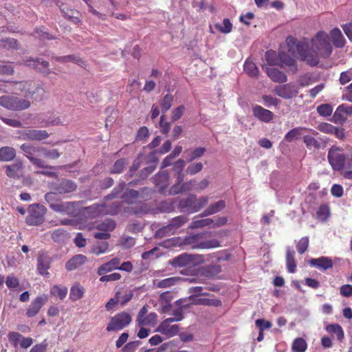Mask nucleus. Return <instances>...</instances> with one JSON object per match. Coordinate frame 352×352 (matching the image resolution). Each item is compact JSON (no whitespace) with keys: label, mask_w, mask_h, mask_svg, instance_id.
Returning a JSON list of instances; mask_svg holds the SVG:
<instances>
[{"label":"nucleus","mask_w":352,"mask_h":352,"mask_svg":"<svg viewBox=\"0 0 352 352\" xmlns=\"http://www.w3.org/2000/svg\"><path fill=\"white\" fill-rule=\"evenodd\" d=\"M139 196V192L137 190L132 189H127L122 195L121 198L123 201L127 204H133Z\"/></svg>","instance_id":"40"},{"label":"nucleus","mask_w":352,"mask_h":352,"mask_svg":"<svg viewBox=\"0 0 352 352\" xmlns=\"http://www.w3.org/2000/svg\"><path fill=\"white\" fill-rule=\"evenodd\" d=\"M126 186V184L124 182H122L119 184V185L114 188L112 192L105 197V199H111L115 197H118V195L120 194V192L124 190V187Z\"/></svg>","instance_id":"62"},{"label":"nucleus","mask_w":352,"mask_h":352,"mask_svg":"<svg viewBox=\"0 0 352 352\" xmlns=\"http://www.w3.org/2000/svg\"><path fill=\"white\" fill-rule=\"evenodd\" d=\"M84 294V288L79 284L74 285L70 289L69 297L73 301L80 299Z\"/></svg>","instance_id":"41"},{"label":"nucleus","mask_w":352,"mask_h":352,"mask_svg":"<svg viewBox=\"0 0 352 352\" xmlns=\"http://www.w3.org/2000/svg\"><path fill=\"white\" fill-rule=\"evenodd\" d=\"M197 217L193 219L190 228L192 229L198 228H204L205 226L211 227L212 224L214 223L213 219L208 218V219H197Z\"/></svg>","instance_id":"38"},{"label":"nucleus","mask_w":352,"mask_h":352,"mask_svg":"<svg viewBox=\"0 0 352 352\" xmlns=\"http://www.w3.org/2000/svg\"><path fill=\"white\" fill-rule=\"evenodd\" d=\"M199 238V234L189 236L185 238L184 244L190 245L192 249H210L219 246V242L217 240L198 242Z\"/></svg>","instance_id":"9"},{"label":"nucleus","mask_w":352,"mask_h":352,"mask_svg":"<svg viewBox=\"0 0 352 352\" xmlns=\"http://www.w3.org/2000/svg\"><path fill=\"white\" fill-rule=\"evenodd\" d=\"M327 159L334 171H342L352 168V156L337 146H332L328 151Z\"/></svg>","instance_id":"2"},{"label":"nucleus","mask_w":352,"mask_h":352,"mask_svg":"<svg viewBox=\"0 0 352 352\" xmlns=\"http://www.w3.org/2000/svg\"><path fill=\"white\" fill-rule=\"evenodd\" d=\"M47 300L48 297L47 296H40L35 298L27 309V316L30 318L36 316Z\"/></svg>","instance_id":"15"},{"label":"nucleus","mask_w":352,"mask_h":352,"mask_svg":"<svg viewBox=\"0 0 352 352\" xmlns=\"http://www.w3.org/2000/svg\"><path fill=\"white\" fill-rule=\"evenodd\" d=\"M203 168V164L201 162H197L190 164L186 168V173L190 175H193L200 172Z\"/></svg>","instance_id":"63"},{"label":"nucleus","mask_w":352,"mask_h":352,"mask_svg":"<svg viewBox=\"0 0 352 352\" xmlns=\"http://www.w3.org/2000/svg\"><path fill=\"white\" fill-rule=\"evenodd\" d=\"M309 246V238L304 236L301 238L296 245V249L299 254H304Z\"/></svg>","instance_id":"59"},{"label":"nucleus","mask_w":352,"mask_h":352,"mask_svg":"<svg viewBox=\"0 0 352 352\" xmlns=\"http://www.w3.org/2000/svg\"><path fill=\"white\" fill-rule=\"evenodd\" d=\"M188 219L186 216H178L172 219L169 222V225L170 226L174 232L176 234L178 229L184 225L188 221Z\"/></svg>","instance_id":"37"},{"label":"nucleus","mask_w":352,"mask_h":352,"mask_svg":"<svg viewBox=\"0 0 352 352\" xmlns=\"http://www.w3.org/2000/svg\"><path fill=\"white\" fill-rule=\"evenodd\" d=\"M332 53V46L329 41V36L324 32H319L316 36L307 43V56L316 54L317 61L315 64H309L315 66L318 64L320 57L328 58Z\"/></svg>","instance_id":"1"},{"label":"nucleus","mask_w":352,"mask_h":352,"mask_svg":"<svg viewBox=\"0 0 352 352\" xmlns=\"http://www.w3.org/2000/svg\"><path fill=\"white\" fill-rule=\"evenodd\" d=\"M23 164L21 161L16 160L13 164L6 165V173L8 177L19 178L21 174Z\"/></svg>","instance_id":"19"},{"label":"nucleus","mask_w":352,"mask_h":352,"mask_svg":"<svg viewBox=\"0 0 352 352\" xmlns=\"http://www.w3.org/2000/svg\"><path fill=\"white\" fill-rule=\"evenodd\" d=\"M153 181L158 190L162 192L169 184V175L166 171L160 172L155 175Z\"/></svg>","instance_id":"21"},{"label":"nucleus","mask_w":352,"mask_h":352,"mask_svg":"<svg viewBox=\"0 0 352 352\" xmlns=\"http://www.w3.org/2000/svg\"><path fill=\"white\" fill-rule=\"evenodd\" d=\"M157 331L168 337H173L179 332L178 324H170L166 322H162L157 329Z\"/></svg>","instance_id":"22"},{"label":"nucleus","mask_w":352,"mask_h":352,"mask_svg":"<svg viewBox=\"0 0 352 352\" xmlns=\"http://www.w3.org/2000/svg\"><path fill=\"white\" fill-rule=\"evenodd\" d=\"M294 64L295 60L293 56L283 52L279 53V65H280L281 67L283 65L293 66Z\"/></svg>","instance_id":"51"},{"label":"nucleus","mask_w":352,"mask_h":352,"mask_svg":"<svg viewBox=\"0 0 352 352\" xmlns=\"http://www.w3.org/2000/svg\"><path fill=\"white\" fill-rule=\"evenodd\" d=\"M175 233L172 230L170 226L169 223L166 226H164L162 228H160L159 230H157L155 232V236L157 238H164L166 236H169L170 235L175 234Z\"/></svg>","instance_id":"54"},{"label":"nucleus","mask_w":352,"mask_h":352,"mask_svg":"<svg viewBox=\"0 0 352 352\" xmlns=\"http://www.w3.org/2000/svg\"><path fill=\"white\" fill-rule=\"evenodd\" d=\"M326 331L330 333H335L338 340H342L344 338V331L342 327L338 324H329L326 327Z\"/></svg>","instance_id":"42"},{"label":"nucleus","mask_w":352,"mask_h":352,"mask_svg":"<svg viewBox=\"0 0 352 352\" xmlns=\"http://www.w3.org/2000/svg\"><path fill=\"white\" fill-rule=\"evenodd\" d=\"M46 209L38 204L31 205L29 208V214L26 217V223L30 226H38L44 220Z\"/></svg>","instance_id":"7"},{"label":"nucleus","mask_w":352,"mask_h":352,"mask_svg":"<svg viewBox=\"0 0 352 352\" xmlns=\"http://www.w3.org/2000/svg\"><path fill=\"white\" fill-rule=\"evenodd\" d=\"M116 228V223L112 219H105L104 221L97 226L98 230L109 233Z\"/></svg>","instance_id":"44"},{"label":"nucleus","mask_w":352,"mask_h":352,"mask_svg":"<svg viewBox=\"0 0 352 352\" xmlns=\"http://www.w3.org/2000/svg\"><path fill=\"white\" fill-rule=\"evenodd\" d=\"M329 215V208L325 204L321 205L316 211L317 219L321 221H326Z\"/></svg>","instance_id":"49"},{"label":"nucleus","mask_w":352,"mask_h":352,"mask_svg":"<svg viewBox=\"0 0 352 352\" xmlns=\"http://www.w3.org/2000/svg\"><path fill=\"white\" fill-rule=\"evenodd\" d=\"M244 70L252 77H256L259 74L258 69L255 63L248 60H247L244 63Z\"/></svg>","instance_id":"45"},{"label":"nucleus","mask_w":352,"mask_h":352,"mask_svg":"<svg viewBox=\"0 0 352 352\" xmlns=\"http://www.w3.org/2000/svg\"><path fill=\"white\" fill-rule=\"evenodd\" d=\"M307 347V344L306 341L301 338L295 339L292 344V349L294 352H305Z\"/></svg>","instance_id":"50"},{"label":"nucleus","mask_w":352,"mask_h":352,"mask_svg":"<svg viewBox=\"0 0 352 352\" xmlns=\"http://www.w3.org/2000/svg\"><path fill=\"white\" fill-rule=\"evenodd\" d=\"M295 252L293 250H291L289 248L287 250L286 254V262H287V270L290 273H294L296 270V264L295 261Z\"/></svg>","instance_id":"36"},{"label":"nucleus","mask_w":352,"mask_h":352,"mask_svg":"<svg viewBox=\"0 0 352 352\" xmlns=\"http://www.w3.org/2000/svg\"><path fill=\"white\" fill-rule=\"evenodd\" d=\"M87 261V257L82 254H78L71 259H69L65 264V267L68 271L74 270L79 266L85 263Z\"/></svg>","instance_id":"29"},{"label":"nucleus","mask_w":352,"mask_h":352,"mask_svg":"<svg viewBox=\"0 0 352 352\" xmlns=\"http://www.w3.org/2000/svg\"><path fill=\"white\" fill-rule=\"evenodd\" d=\"M206 152V148L204 147H198L195 149H187L184 151V154L187 156V160L192 162L197 159L200 158Z\"/></svg>","instance_id":"34"},{"label":"nucleus","mask_w":352,"mask_h":352,"mask_svg":"<svg viewBox=\"0 0 352 352\" xmlns=\"http://www.w3.org/2000/svg\"><path fill=\"white\" fill-rule=\"evenodd\" d=\"M303 142L306 145L307 148L309 150L318 149L320 146L319 142L311 135H305L303 137Z\"/></svg>","instance_id":"47"},{"label":"nucleus","mask_w":352,"mask_h":352,"mask_svg":"<svg viewBox=\"0 0 352 352\" xmlns=\"http://www.w3.org/2000/svg\"><path fill=\"white\" fill-rule=\"evenodd\" d=\"M125 166H126L125 160L120 159L114 163V164L111 170V173L113 174L120 173L122 171V170L124 169Z\"/></svg>","instance_id":"64"},{"label":"nucleus","mask_w":352,"mask_h":352,"mask_svg":"<svg viewBox=\"0 0 352 352\" xmlns=\"http://www.w3.org/2000/svg\"><path fill=\"white\" fill-rule=\"evenodd\" d=\"M20 148L32 164L38 168L45 167L44 161L39 158L41 157L43 146L30 143H25L20 146Z\"/></svg>","instance_id":"4"},{"label":"nucleus","mask_w":352,"mask_h":352,"mask_svg":"<svg viewBox=\"0 0 352 352\" xmlns=\"http://www.w3.org/2000/svg\"><path fill=\"white\" fill-rule=\"evenodd\" d=\"M221 271V266L217 264H212L204 266L200 270V273L206 277H213Z\"/></svg>","instance_id":"31"},{"label":"nucleus","mask_w":352,"mask_h":352,"mask_svg":"<svg viewBox=\"0 0 352 352\" xmlns=\"http://www.w3.org/2000/svg\"><path fill=\"white\" fill-rule=\"evenodd\" d=\"M157 315L155 313H150L140 318H137L138 324L140 327L152 326L155 324Z\"/></svg>","instance_id":"35"},{"label":"nucleus","mask_w":352,"mask_h":352,"mask_svg":"<svg viewBox=\"0 0 352 352\" xmlns=\"http://www.w3.org/2000/svg\"><path fill=\"white\" fill-rule=\"evenodd\" d=\"M351 112V110L349 108L344 107L343 104L340 105L333 113L332 121L336 124H342L346 120L344 114H348Z\"/></svg>","instance_id":"25"},{"label":"nucleus","mask_w":352,"mask_h":352,"mask_svg":"<svg viewBox=\"0 0 352 352\" xmlns=\"http://www.w3.org/2000/svg\"><path fill=\"white\" fill-rule=\"evenodd\" d=\"M107 204H102L101 205L92 206L89 208L96 209V212L98 213L104 212L106 214H109L111 215L116 214L118 212L120 208V203L119 202H113L112 206L109 209H103L107 208Z\"/></svg>","instance_id":"28"},{"label":"nucleus","mask_w":352,"mask_h":352,"mask_svg":"<svg viewBox=\"0 0 352 352\" xmlns=\"http://www.w3.org/2000/svg\"><path fill=\"white\" fill-rule=\"evenodd\" d=\"M265 60L270 65H279V54H277L276 52L270 50L265 53Z\"/></svg>","instance_id":"52"},{"label":"nucleus","mask_w":352,"mask_h":352,"mask_svg":"<svg viewBox=\"0 0 352 352\" xmlns=\"http://www.w3.org/2000/svg\"><path fill=\"white\" fill-rule=\"evenodd\" d=\"M131 322L130 314L126 312H122L112 317L109 323L107 326V331H117L122 330Z\"/></svg>","instance_id":"8"},{"label":"nucleus","mask_w":352,"mask_h":352,"mask_svg":"<svg viewBox=\"0 0 352 352\" xmlns=\"http://www.w3.org/2000/svg\"><path fill=\"white\" fill-rule=\"evenodd\" d=\"M182 280V278L174 276L165 278L159 281H155V284L156 287L158 288H169L177 285Z\"/></svg>","instance_id":"33"},{"label":"nucleus","mask_w":352,"mask_h":352,"mask_svg":"<svg viewBox=\"0 0 352 352\" xmlns=\"http://www.w3.org/2000/svg\"><path fill=\"white\" fill-rule=\"evenodd\" d=\"M204 261L202 255L184 253L170 260L169 264L174 267H191L199 265Z\"/></svg>","instance_id":"5"},{"label":"nucleus","mask_w":352,"mask_h":352,"mask_svg":"<svg viewBox=\"0 0 352 352\" xmlns=\"http://www.w3.org/2000/svg\"><path fill=\"white\" fill-rule=\"evenodd\" d=\"M54 59L61 63L74 62L80 66H82L85 63L78 56L74 55L65 56H56Z\"/></svg>","instance_id":"48"},{"label":"nucleus","mask_w":352,"mask_h":352,"mask_svg":"<svg viewBox=\"0 0 352 352\" xmlns=\"http://www.w3.org/2000/svg\"><path fill=\"white\" fill-rule=\"evenodd\" d=\"M302 130H306V129L300 128V127H296L292 130H290L285 135V140L287 142H292L294 140H296L299 138V137L301 135V131Z\"/></svg>","instance_id":"53"},{"label":"nucleus","mask_w":352,"mask_h":352,"mask_svg":"<svg viewBox=\"0 0 352 352\" xmlns=\"http://www.w3.org/2000/svg\"><path fill=\"white\" fill-rule=\"evenodd\" d=\"M286 45L288 52L293 56L298 55L299 58L307 64H315L316 63V54L307 56V43L305 41L298 42L295 38L288 36L286 39Z\"/></svg>","instance_id":"3"},{"label":"nucleus","mask_w":352,"mask_h":352,"mask_svg":"<svg viewBox=\"0 0 352 352\" xmlns=\"http://www.w3.org/2000/svg\"><path fill=\"white\" fill-rule=\"evenodd\" d=\"M318 130L321 132L333 134L338 132V128L329 123H322L318 125Z\"/></svg>","instance_id":"60"},{"label":"nucleus","mask_w":352,"mask_h":352,"mask_svg":"<svg viewBox=\"0 0 352 352\" xmlns=\"http://www.w3.org/2000/svg\"><path fill=\"white\" fill-rule=\"evenodd\" d=\"M49 137V133L45 130L28 129L21 133V138L28 141H42Z\"/></svg>","instance_id":"13"},{"label":"nucleus","mask_w":352,"mask_h":352,"mask_svg":"<svg viewBox=\"0 0 352 352\" xmlns=\"http://www.w3.org/2000/svg\"><path fill=\"white\" fill-rule=\"evenodd\" d=\"M309 263L311 266L317 267L320 270H327L333 267V261L329 257L321 256L318 258H311Z\"/></svg>","instance_id":"20"},{"label":"nucleus","mask_w":352,"mask_h":352,"mask_svg":"<svg viewBox=\"0 0 352 352\" xmlns=\"http://www.w3.org/2000/svg\"><path fill=\"white\" fill-rule=\"evenodd\" d=\"M317 112L320 116L327 117L332 113L333 108L329 104H322L317 107Z\"/></svg>","instance_id":"57"},{"label":"nucleus","mask_w":352,"mask_h":352,"mask_svg":"<svg viewBox=\"0 0 352 352\" xmlns=\"http://www.w3.org/2000/svg\"><path fill=\"white\" fill-rule=\"evenodd\" d=\"M252 113L255 118L264 122L268 123L274 118V113L271 111L264 109L260 105H254Z\"/></svg>","instance_id":"16"},{"label":"nucleus","mask_w":352,"mask_h":352,"mask_svg":"<svg viewBox=\"0 0 352 352\" xmlns=\"http://www.w3.org/2000/svg\"><path fill=\"white\" fill-rule=\"evenodd\" d=\"M214 27L221 33L228 34L232 32V24L228 19H224L222 23H218Z\"/></svg>","instance_id":"43"},{"label":"nucleus","mask_w":352,"mask_h":352,"mask_svg":"<svg viewBox=\"0 0 352 352\" xmlns=\"http://www.w3.org/2000/svg\"><path fill=\"white\" fill-rule=\"evenodd\" d=\"M266 73L273 82L283 83L287 80V76L276 68L267 67Z\"/></svg>","instance_id":"23"},{"label":"nucleus","mask_w":352,"mask_h":352,"mask_svg":"<svg viewBox=\"0 0 352 352\" xmlns=\"http://www.w3.org/2000/svg\"><path fill=\"white\" fill-rule=\"evenodd\" d=\"M60 155V153L57 149H47L43 147V151H41V157L55 160L58 158Z\"/></svg>","instance_id":"56"},{"label":"nucleus","mask_w":352,"mask_h":352,"mask_svg":"<svg viewBox=\"0 0 352 352\" xmlns=\"http://www.w3.org/2000/svg\"><path fill=\"white\" fill-rule=\"evenodd\" d=\"M30 102L27 99L15 96L6 95L0 97V105L12 111H21L30 107Z\"/></svg>","instance_id":"6"},{"label":"nucleus","mask_w":352,"mask_h":352,"mask_svg":"<svg viewBox=\"0 0 352 352\" xmlns=\"http://www.w3.org/2000/svg\"><path fill=\"white\" fill-rule=\"evenodd\" d=\"M226 207V202L223 200L218 201L215 203L211 204L209 206L199 215L200 217H206L219 212L224 209Z\"/></svg>","instance_id":"26"},{"label":"nucleus","mask_w":352,"mask_h":352,"mask_svg":"<svg viewBox=\"0 0 352 352\" xmlns=\"http://www.w3.org/2000/svg\"><path fill=\"white\" fill-rule=\"evenodd\" d=\"M50 294L54 296H58L60 300L65 298L67 294V289L65 287H60L55 285L51 290Z\"/></svg>","instance_id":"55"},{"label":"nucleus","mask_w":352,"mask_h":352,"mask_svg":"<svg viewBox=\"0 0 352 352\" xmlns=\"http://www.w3.org/2000/svg\"><path fill=\"white\" fill-rule=\"evenodd\" d=\"M176 199L167 200L160 203L159 208L162 212H169L173 210V204L176 201Z\"/></svg>","instance_id":"61"},{"label":"nucleus","mask_w":352,"mask_h":352,"mask_svg":"<svg viewBox=\"0 0 352 352\" xmlns=\"http://www.w3.org/2000/svg\"><path fill=\"white\" fill-rule=\"evenodd\" d=\"M37 270L42 276H48V270L51 265V258L45 254H40L37 259Z\"/></svg>","instance_id":"18"},{"label":"nucleus","mask_w":352,"mask_h":352,"mask_svg":"<svg viewBox=\"0 0 352 352\" xmlns=\"http://www.w3.org/2000/svg\"><path fill=\"white\" fill-rule=\"evenodd\" d=\"M23 63L27 66L38 69L45 76H47L51 72L48 69L49 63L41 58H37L34 59L25 58L23 60Z\"/></svg>","instance_id":"14"},{"label":"nucleus","mask_w":352,"mask_h":352,"mask_svg":"<svg viewBox=\"0 0 352 352\" xmlns=\"http://www.w3.org/2000/svg\"><path fill=\"white\" fill-rule=\"evenodd\" d=\"M77 188V185L72 181L70 180H62L59 184H58L54 189L59 194H65L74 192L76 190Z\"/></svg>","instance_id":"24"},{"label":"nucleus","mask_w":352,"mask_h":352,"mask_svg":"<svg viewBox=\"0 0 352 352\" xmlns=\"http://www.w3.org/2000/svg\"><path fill=\"white\" fill-rule=\"evenodd\" d=\"M173 102V96L170 94H166L161 102V107L163 112H166L170 109Z\"/></svg>","instance_id":"58"},{"label":"nucleus","mask_w":352,"mask_h":352,"mask_svg":"<svg viewBox=\"0 0 352 352\" xmlns=\"http://www.w3.org/2000/svg\"><path fill=\"white\" fill-rule=\"evenodd\" d=\"M178 208L182 212L192 214L196 212L195 195H190L186 198L178 199Z\"/></svg>","instance_id":"12"},{"label":"nucleus","mask_w":352,"mask_h":352,"mask_svg":"<svg viewBox=\"0 0 352 352\" xmlns=\"http://www.w3.org/2000/svg\"><path fill=\"white\" fill-rule=\"evenodd\" d=\"M120 263V260L118 258H114L109 261V262L105 263L104 264L100 266L98 270V274L100 276L103 275L104 274L111 272L113 270H118L119 265Z\"/></svg>","instance_id":"27"},{"label":"nucleus","mask_w":352,"mask_h":352,"mask_svg":"<svg viewBox=\"0 0 352 352\" xmlns=\"http://www.w3.org/2000/svg\"><path fill=\"white\" fill-rule=\"evenodd\" d=\"M188 299L191 301V304L195 305H204V306H214L219 307L221 305V302L216 298H206L196 297V294H191L188 296Z\"/></svg>","instance_id":"17"},{"label":"nucleus","mask_w":352,"mask_h":352,"mask_svg":"<svg viewBox=\"0 0 352 352\" xmlns=\"http://www.w3.org/2000/svg\"><path fill=\"white\" fill-rule=\"evenodd\" d=\"M274 92L284 99L292 98L298 93L297 87L292 83L277 85L274 87Z\"/></svg>","instance_id":"10"},{"label":"nucleus","mask_w":352,"mask_h":352,"mask_svg":"<svg viewBox=\"0 0 352 352\" xmlns=\"http://www.w3.org/2000/svg\"><path fill=\"white\" fill-rule=\"evenodd\" d=\"M16 151L11 146H3L0 148V161L10 162L14 159Z\"/></svg>","instance_id":"32"},{"label":"nucleus","mask_w":352,"mask_h":352,"mask_svg":"<svg viewBox=\"0 0 352 352\" xmlns=\"http://www.w3.org/2000/svg\"><path fill=\"white\" fill-rule=\"evenodd\" d=\"M67 232L62 228L54 230L51 235L52 239L54 242L62 243L67 239Z\"/></svg>","instance_id":"46"},{"label":"nucleus","mask_w":352,"mask_h":352,"mask_svg":"<svg viewBox=\"0 0 352 352\" xmlns=\"http://www.w3.org/2000/svg\"><path fill=\"white\" fill-rule=\"evenodd\" d=\"M331 41L336 47H343L345 45V39L340 30V29L335 28L330 33Z\"/></svg>","instance_id":"30"},{"label":"nucleus","mask_w":352,"mask_h":352,"mask_svg":"<svg viewBox=\"0 0 352 352\" xmlns=\"http://www.w3.org/2000/svg\"><path fill=\"white\" fill-rule=\"evenodd\" d=\"M183 299H179L176 301V305L179 307L172 312L173 316L175 318V320L181 321L184 318V309L188 307V305L183 304Z\"/></svg>","instance_id":"39"},{"label":"nucleus","mask_w":352,"mask_h":352,"mask_svg":"<svg viewBox=\"0 0 352 352\" xmlns=\"http://www.w3.org/2000/svg\"><path fill=\"white\" fill-rule=\"evenodd\" d=\"M52 209L63 214L74 216L78 212V205L72 201L58 202L56 205L52 206Z\"/></svg>","instance_id":"11"}]
</instances>
